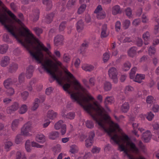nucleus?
Returning a JSON list of instances; mask_svg holds the SVG:
<instances>
[{
    "label": "nucleus",
    "instance_id": "f257e3e1",
    "mask_svg": "<svg viewBox=\"0 0 159 159\" xmlns=\"http://www.w3.org/2000/svg\"><path fill=\"white\" fill-rule=\"evenodd\" d=\"M4 9L12 19L2 14L0 15V22L18 42L27 50L32 58L41 64V68L49 74L54 80H56L59 84H61V77L57 76L55 73L58 70V66L61 67L62 63L57 60L54 55L49 53H48L49 57H47L42 61L44 56L42 51L47 52L48 48L37 39L29 29L11 11L6 8Z\"/></svg>",
    "mask_w": 159,
    "mask_h": 159
},
{
    "label": "nucleus",
    "instance_id": "f03ea898",
    "mask_svg": "<svg viewBox=\"0 0 159 159\" xmlns=\"http://www.w3.org/2000/svg\"><path fill=\"white\" fill-rule=\"evenodd\" d=\"M73 102H76L91 116L93 119L104 131L111 137V139L118 145L119 150L123 151L129 159H146L143 157L140 156L135 158L129 154L132 152L138 154L139 150L135 144L130 140L128 136L124 134L122 136H119L116 131H119L118 125L112 121L110 117L107 114L104 108L97 102L92 104L89 101L93 100V98L91 96H70Z\"/></svg>",
    "mask_w": 159,
    "mask_h": 159
},
{
    "label": "nucleus",
    "instance_id": "7ed1b4c3",
    "mask_svg": "<svg viewBox=\"0 0 159 159\" xmlns=\"http://www.w3.org/2000/svg\"><path fill=\"white\" fill-rule=\"evenodd\" d=\"M32 124L29 121L25 123L21 129V134L25 136H30L31 134L29 133L31 130Z\"/></svg>",
    "mask_w": 159,
    "mask_h": 159
},
{
    "label": "nucleus",
    "instance_id": "20e7f679",
    "mask_svg": "<svg viewBox=\"0 0 159 159\" xmlns=\"http://www.w3.org/2000/svg\"><path fill=\"white\" fill-rule=\"evenodd\" d=\"M108 74L110 78L113 80V82L115 84L117 83L118 72L116 69L114 67H111L108 70Z\"/></svg>",
    "mask_w": 159,
    "mask_h": 159
},
{
    "label": "nucleus",
    "instance_id": "39448f33",
    "mask_svg": "<svg viewBox=\"0 0 159 159\" xmlns=\"http://www.w3.org/2000/svg\"><path fill=\"white\" fill-rule=\"evenodd\" d=\"M94 13L97 14L96 16L98 19H104L106 16V13L102 10L101 5H98L94 11Z\"/></svg>",
    "mask_w": 159,
    "mask_h": 159
},
{
    "label": "nucleus",
    "instance_id": "423d86ee",
    "mask_svg": "<svg viewBox=\"0 0 159 159\" xmlns=\"http://www.w3.org/2000/svg\"><path fill=\"white\" fill-rule=\"evenodd\" d=\"M19 107V104L17 102H15L11 106L7 107L6 112L8 114H11L17 111Z\"/></svg>",
    "mask_w": 159,
    "mask_h": 159
},
{
    "label": "nucleus",
    "instance_id": "0eeeda50",
    "mask_svg": "<svg viewBox=\"0 0 159 159\" xmlns=\"http://www.w3.org/2000/svg\"><path fill=\"white\" fill-rule=\"evenodd\" d=\"M94 136L95 133L94 131H92L89 133L88 138L85 140V145L86 147L88 148L92 146Z\"/></svg>",
    "mask_w": 159,
    "mask_h": 159
},
{
    "label": "nucleus",
    "instance_id": "6e6552de",
    "mask_svg": "<svg viewBox=\"0 0 159 159\" xmlns=\"http://www.w3.org/2000/svg\"><path fill=\"white\" fill-rule=\"evenodd\" d=\"M39 11L38 9H36L33 11L30 16V19L33 21L38 20L39 18Z\"/></svg>",
    "mask_w": 159,
    "mask_h": 159
},
{
    "label": "nucleus",
    "instance_id": "1a4fd4ad",
    "mask_svg": "<svg viewBox=\"0 0 159 159\" xmlns=\"http://www.w3.org/2000/svg\"><path fill=\"white\" fill-rule=\"evenodd\" d=\"M34 70V67L32 65H30L27 67L26 76L27 78L30 79L33 75Z\"/></svg>",
    "mask_w": 159,
    "mask_h": 159
},
{
    "label": "nucleus",
    "instance_id": "9d476101",
    "mask_svg": "<svg viewBox=\"0 0 159 159\" xmlns=\"http://www.w3.org/2000/svg\"><path fill=\"white\" fill-rule=\"evenodd\" d=\"M64 39L62 35H57L54 39V44L55 45L58 46L62 45L63 44V41Z\"/></svg>",
    "mask_w": 159,
    "mask_h": 159
},
{
    "label": "nucleus",
    "instance_id": "9b49d317",
    "mask_svg": "<svg viewBox=\"0 0 159 159\" xmlns=\"http://www.w3.org/2000/svg\"><path fill=\"white\" fill-rule=\"evenodd\" d=\"M23 119V118H21L20 119H16L12 121L11 128L13 131H15L17 129L19 124L20 121L22 120Z\"/></svg>",
    "mask_w": 159,
    "mask_h": 159
},
{
    "label": "nucleus",
    "instance_id": "f8f14e48",
    "mask_svg": "<svg viewBox=\"0 0 159 159\" xmlns=\"http://www.w3.org/2000/svg\"><path fill=\"white\" fill-rule=\"evenodd\" d=\"M10 58L8 56L3 57L0 61V65L2 67H5L10 63Z\"/></svg>",
    "mask_w": 159,
    "mask_h": 159
},
{
    "label": "nucleus",
    "instance_id": "ddd939ff",
    "mask_svg": "<svg viewBox=\"0 0 159 159\" xmlns=\"http://www.w3.org/2000/svg\"><path fill=\"white\" fill-rule=\"evenodd\" d=\"M13 81L16 82V79L14 80L13 81L11 78H8L6 79L3 81V85L6 89H8L13 84Z\"/></svg>",
    "mask_w": 159,
    "mask_h": 159
},
{
    "label": "nucleus",
    "instance_id": "4468645a",
    "mask_svg": "<svg viewBox=\"0 0 159 159\" xmlns=\"http://www.w3.org/2000/svg\"><path fill=\"white\" fill-rule=\"evenodd\" d=\"M107 25L103 24L101 28V38H106L108 35V33L107 30Z\"/></svg>",
    "mask_w": 159,
    "mask_h": 159
},
{
    "label": "nucleus",
    "instance_id": "2eb2a0df",
    "mask_svg": "<svg viewBox=\"0 0 159 159\" xmlns=\"http://www.w3.org/2000/svg\"><path fill=\"white\" fill-rule=\"evenodd\" d=\"M151 139V133L149 131H147L143 134L142 139L145 142H148Z\"/></svg>",
    "mask_w": 159,
    "mask_h": 159
},
{
    "label": "nucleus",
    "instance_id": "dca6fc26",
    "mask_svg": "<svg viewBox=\"0 0 159 159\" xmlns=\"http://www.w3.org/2000/svg\"><path fill=\"white\" fill-rule=\"evenodd\" d=\"M18 67V65L17 63H12L8 67V71L11 73L15 72L17 70Z\"/></svg>",
    "mask_w": 159,
    "mask_h": 159
},
{
    "label": "nucleus",
    "instance_id": "f3484780",
    "mask_svg": "<svg viewBox=\"0 0 159 159\" xmlns=\"http://www.w3.org/2000/svg\"><path fill=\"white\" fill-rule=\"evenodd\" d=\"M75 112H70L68 113L67 114H65L64 112L62 114V116L67 119L72 120L75 117Z\"/></svg>",
    "mask_w": 159,
    "mask_h": 159
},
{
    "label": "nucleus",
    "instance_id": "a211bd4d",
    "mask_svg": "<svg viewBox=\"0 0 159 159\" xmlns=\"http://www.w3.org/2000/svg\"><path fill=\"white\" fill-rule=\"evenodd\" d=\"M57 113L53 110L49 111L47 113V116L50 119L53 120L57 116Z\"/></svg>",
    "mask_w": 159,
    "mask_h": 159
},
{
    "label": "nucleus",
    "instance_id": "6ab92c4d",
    "mask_svg": "<svg viewBox=\"0 0 159 159\" xmlns=\"http://www.w3.org/2000/svg\"><path fill=\"white\" fill-rule=\"evenodd\" d=\"M43 3L46 6L47 10L49 11L52 8V5L51 0H42Z\"/></svg>",
    "mask_w": 159,
    "mask_h": 159
},
{
    "label": "nucleus",
    "instance_id": "aec40b11",
    "mask_svg": "<svg viewBox=\"0 0 159 159\" xmlns=\"http://www.w3.org/2000/svg\"><path fill=\"white\" fill-rule=\"evenodd\" d=\"M84 23L83 21L80 20L78 21L76 24V29L78 32L82 31L84 28Z\"/></svg>",
    "mask_w": 159,
    "mask_h": 159
},
{
    "label": "nucleus",
    "instance_id": "412c9836",
    "mask_svg": "<svg viewBox=\"0 0 159 159\" xmlns=\"http://www.w3.org/2000/svg\"><path fill=\"white\" fill-rule=\"evenodd\" d=\"M145 78V75H144L141 74H137L136 76L135 77L134 80V81L140 83L142 82V80H144Z\"/></svg>",
    "mask_w": 159,
    "mask_h": 159
},
{
    "label": "nucleus",
    "instance_id": "4be33fe9",
    "mask_svg": "<svg viewBox=\"0 0 159 159\" xmlns=\"http://www.w3.org/2000/svg\"><path fill=\"white\" fill-rule=\"evenodd\" d=\"M53 16L52 13L48 14L43 19V21L47 23H50L52 22Z\"/></svg>",
    "mask_w": 159,
    "mask_h": 159
},
{
    "label": "nucleus",
    "instance_id": "5701e85b",
    "mask_svg": "<svg viewBox=\"0 0 159 159\" xmlns=\"http://www.w3.org/2000/svg\"><path fill=\"white\" fill-rule=\"evenodd\" d=\"M28 107L25 104L21 105L20 107L18 110L19 114H22L25 113L28 111Z\"/></svg>",
    "mask_w": 159,
    "mask_h": 159
},
{
    "label": "nucleus",
    "instance_id": "b1692460",
    "mask_svg": "<svg viewBox=\"0 0 159 159\" xmlns=\"http://www.w3.org/2000/svg\"><path fill=\"white\" fill-rule=\"evenodd\" d=\"M59 133L58 132L55 131L50 133L49 134V138L52 140L56 139L59 137Z\"/></svg>",
    "mask_w": 159,
    "mask_h": 159
},
{
    "label": "nucleus",
    "instance_id": "393cba45",
    "mask_svg": "<svg viewBox=\"0 0 159 159\" xmlns=\"http://www.w3.org/2000/svg\"><path fill=\"white\" fill-rule=\"evenodd\" d=\"M137 48L136 47H131L128 51V53L129 56L133 57L136 54Z\"/></svg>",
    "mask_w": 159,
    "mask_h": 159
},
{
    "label": "nucleus",
    "instance_id": "a878e982",
    "mask_svg": "<svg viewBox=\"0 0 159 159\" xmlns=\"http://www.w3.org/2000/svg\"><path fill=\"white\" fill-rule=\"evenodd\" d=\"M36 140L39 143H43L45 140V136L42 134H37L36 137Z\"/></svg>",
    "mask_w": 159,
    "mask_h": 159
},
{
    "label": "nucleus",
    "instance_id": "bb28decb",
    "mask_svg": "<svg viewBox=\"0 0 159 159\" xmlns=\"http://www.w3.org/2000/svg\"><path fill=\"white\" fill-rule=\"evenodd\" d=\"M121 11L119 5H116L112 7V12L113 15H116L120 13Z\"/></svg>",
    "mask_w": 159,
    "mask_h": 159
},
{
    "label": "nucleus",
    "instance_id": "cd10ccee",
    "mask_svg": "<svg viewBox=\"0 0 159 159\" xmlns=\"http://www.w3.org/2000/svg\"><path fill=\"white\" fill-rule=\"evenodd\" d=\"M82 69L85 71H91L94 69V67L89 64L84 65L82 66Z\"/></svg>",
    "mask_w": 159,
    "mask_h": 159
},
{
    "label": "nucleus",
    "instance_id": "c85d7f7f",
    "mask_svg": "<svg viewBox=\"0 0 159 159\" xmlns=\"http://www.w3.org/2000/svg\"><path fill=\"white\" fill-rule=\"evenodd\" d=\"M40 100L38 98L35 99L33 105L31 107V110L32 111H35L38 107Z\"/></svg>",
    "mask_w": 159,
    "mask_h": 159
},
{
    "label": "nucleus",
    "instance_id": "c756f323",
    "mask_svg": "<svg viewBox=\"0 0 159 159\" xmlns=\"http://www.w3.org/2000/svg\"><path fill=\"white\" fill-rule=\"evenodd\" d=\"M8 48V46L7 44L0 45V53L4 54L7 52Z\"/></svg>",
    "mask_w": 159,
    "mask_h": 159
},
{
    "label": "nucleus",
    "instance_id": "7c9ffc66",
    "mask_svg": "<svg viewBox=\"0 0 159 159\" xmlns=\"http://www.w3.org/2000/svg\"><path fill=\"white\" fill-rule=\"evenodd\" d=\"M76 1V0H69L66 5L67 8L69 10L72 9L75 5Z\"/></svg>",
    "mask_w": 159,
    "mask_h": 159
},
{
    "label": "nucleus",
    "instance_id": "2f4dec72",
    "mask_svg": "<svg viewBox=\"0 0 159 159\" xmlns=\"http://www.w3.org/2000/svg\"><path fill=\"white\" fill-rule=\"evenodd\" d=\"M12 142L8 140H6L4 142V148L7 151L9 150L10 148L13 145Z\"/></svg>",
    "mask_w": 159,
    "mask_h": 159
},
{
    "label": "nucleus",
    "instance_id": "473e14b6",
    "mask_svg": "<svg viewBox=\"0 0 159 159\" xmlns=\"http://www.w3.org/2000/svg\"><path fill=\"white\" fill-rule=\"evenodd\" d=\"M131 67V63L129 61L125 62L122 66V69L125 71L128 70Z\"/></svg>",
    "mask_w": 159,
    "mask_h": 159
},
{
    "label": "nucleus",
    "instance_id": "72a5a7b5",
    "mask_svg": "<svg viewBox=\"0 0 159 159\" xmlns=\"http://www.w3.org/2000/svg\"><path fill=\"white\" fill-rule=\"evenodd\" d=\"M111 87V84L110 82L106 81L104 83L103 88L105 91H107L110 90Z\"/></svg>",
    "mask_w": 159,
    "mask_h": 159
},
{
    "label": "nucleus",
    "instance_id": "f704fd0d",
    "mask_svg": "<svg viewBox=\"0 0 159 159\" xmlns=\"http://www.w3.org/2000/svg\"><path fill=\"white\" fill-rule=\"evenodd\" d=\"M129 108V104L128 102H125L123 103L121 107L122 111L124 112H126Z\"/></svg>",
    "mask_w": 159,
    "mask_h": 159
},
{
    "label": "nucleus",
    "instance_id": "c9c22d12",
    "mask_svg": "<svg viewBox=\"0 0 159 159\" xmlns=\"http://www.w3.org/2000/svg\"><path fill=\"white\" fill-rule=\"evenodd\" d=\"M26 159L25 154L23 152H18L16 153V159Z\"/></svg>",
    "mask_w": 159,
    "mask_h": 159
},
{
    "label": "nucleus",
    "instance_id": "e433bc0d",
    "mask_svg": "<svg viewBox=\"0 0 159 159\" xmlns=\"http://www.w3.org/2000/svg\"><path fill=\"white\" fill-rule=\"evenodd\" d=\"M114 102V98L112 96L107 97L106 98L105 103V104H111Z\"/></svg>",
    "mask_w": 159,
    "mask_h": 159
},
{
    "label": "nucleus",
    "instance_id": "4c0bfd02",
    "mask_svg": "<svg viewBox=\"0 0 159 159\" xmlns=\"http://www.w3.org/2000/svg\"><path fill=\"white\" fill-rule=\"evenodd\" d=\"M3 40L4 41L9 43H12V41L9 38V35L6 34H5L3 35Z\"/></svg>",
    "mask_w": 159,
    "mask_h": 159
},
{
    "label": "nucleus",
    "instance_id": "58836bf2",
    "mask_svg": "<svg viewBox=\"0 0 159 159\" xmlns=\"http://www.w3.org/2000/svg\"><path fill=\"white\" fill-rule=\"evenodd\" d=\"M86 126L88 128L92 129L94 127V124L91 120H87L85 122Z\"/></svg>",
    "mask_w": 159,
    "mask_h": 159
},
{
    "label": "nucleus",
    "instance_id": "ea45409f",
    "mask_svg": "<svg viewBox=\"0 0 159 159\" xmlns=\"http://www.w3.org/2000/svg\"><path fill=\"white\" fill-rule=\"evenodd\" d=\"M78 151V148L75 145H73L70 146V152L72 153H75Z\"/></svg>",
    "mask_w": 159,
    "mask_h": 159
},
{
    "label": "nucleus",
    "instance_id": "a19ab883",
    "mask_svg": "<svg viewBox=\"0 0 159 159\" xmlns=\"http://www.w3.org/2000/svg\"><path fill=\"white\" fill-rule=\"evenodd\" d=\"M63 121L61 120L57 122L54 125L55 128L56 130H59L60 128L62 127V125H63Z\"/></svg>",
    "mask_w": 159,
    "mask_h": 159
},
{
    "label": "nucleus",
    "instance_id": "79ce46f5",
    "mask_svg": "<svg viewBox=\"0 0 159 159\" xmlns=\"http://www.w3.org/2000/svg\"><path fill=\"white\" fill-rule=\"evenodd\" d=\"M88 44L86 43H82L80 47V48L78 51L80 53H82L84 52L86 48L88 47Z\"/></svg>",
    "mask_w": 159,
    "mask_h": 159
},
{
    "label": "nucleus",
    "instance_id": "37998d69",
    "mask_svg": "<svg viewBox=\"0 0 159 159\" xmlns=\"http://www.w3.org/2000/svg\"><path fill=\"white\" fill-rule=\"evenodd\" d=\"M86 5L84 4L82 5L78 8L77 12L79 14L82 13L85 10L86 8Z\"/></svg>",
    "mask_w": 159,
    "mask_h": 159
},
{
    "label": "nucleus",
    "instance_id": "c03bdc74",
    "mask_svg": "<svg viewBox=\"0 0 159 159\" xmlns=\"http://www.w3.org/2000/svg\"><path fill=\"white\" fill-rule=\"evenodd\" d=\"M7 89L6 93L8 96H11L14 94V90L12 88L9 87V88Z\"/></svg>",
    "mask_w": 159,
    "mask_h": 159
},
{
    "label": "nucleus",
    "instance_id": "a18cd8bd",
    "mask_svg": "<svg viewBox=\"0 0 159 159\" xmlns=\"http://www.w3.org/2000/svg\"><path fill=\"white\" fill-rule=\"evenodd\" d=\"M25 148L26 151L28 152H31V149L30 146V142L29 140H27L25 143Z\"/></svg>",
    "mask_w": 159,
    "mask_h": 159
},
{
    "label": "nucleus",
    "instance_id": "49530a36",
    "mask_svg": "<svg viewBox=\"0 0 159 159\" xmlns=\"http://www.w3.org/2000/svg\"><path fill=\"white\" fill-rule=\"evenodd\" d=\"M20 95L23 100L25 101L27 99L29 96V93L27 91H24L21 93Z\"/></svg>",
    "mask_w": 159,
    "mask_h": 159
},
{
    "label": "nucleus",
    "instance_id": "de8ad7c7",
    "mask_svg": "<svg viewBox=\"0 0 159 159\" xmlns=\"http://www.w3.org/2000/svg\"><path fill=\"white\" fill-rule=\"evenodd\" d=\"M130 22L129 20H126L124 21L123 23V26L125 29H128L130 25Z\"/></svg>",
    "mask_w": 159,
    "mask_h": 159
},
{
    "label": "nucleus",
    "instance_id": "09e8293b",
    "mask_svg": "<svg viewBox=\"0 0 159 159\" xmlns=\"http://www.w3.org/2000/svg\"><path fill=\"white\" fill-rule=\"evenodd\" d=\"M22 140V135L19 134L16 136L15 141L16 144H19L21 142Z\"/></svg>",
    "mask_w": 159,
    "mask_h": 159
},
{
    "label": "nucleus",
    "instance_id": "8fccbe9b",
    "mask_svg": "<svg viewBox=\"0 0 159 159\" xmlns=\"http://www.w3.org/2000/svg\"><path fill=\"white\" fill-rule=\"evenodd\" d=\"M110 53L105 52L103 55V60L104 62L107 61L110 58Z\"/></svg>",
    "mask_w": 159,
    "mask_h": 159
},
{
    "label": "nucleus",
    "instance_id": "3c124183",
    "mask_svg": "<svg viewBox=\"0 0 159 159\" xmlns=\"http://www.w3.org/2000/svg\"><path fill=\"white\" fill-rule=\"evenodd\" d=\"M155 100L154 98L151 96H148L146 99V102L148 103L151 104L153 103Z\"/></svg>",
    "mask_w": 159,
    "mask_h": 159
},
{
    "label": "nucleus",
    "instance_id": "603ef678",
    "mask_svg": "<svg viewBox=\"0 0 159 159\" xmlns=\"http://www.w3.org/2000/svg\"><path fill=\"white\" fill-rule=\"evenodd\" d=\"M126 15L129 18L131 17L132 16V11L129 8H127L125 10Z\"/></svg>",
    "mask_w": 159,
    "mask_h": 159
},
{
    "label": "nucleus",
    "instance_id": "864d4df0",
    "mask_svg": "<svg viewBox=\"0 0 159 159\" xmlns=\"http://www.w3.org/2000/svg\"><path fill=\"white\" fill-rule=\"evenodd\" d=\"M150 37V34L149 32L148 31L146 32L143 34V38L144 39V41H148Z\"/></svg>",
    "mask_w": 159,
    "mask_h": 159
},
{
    "label": "nucleus",
    "instance_id": "5fc2aeb1",
    "mask_svg": "<svg viewBox=\"0 0 159 159\" xmlns=\"http://www.w3.org/2000/svg\"><path fill=\"white\" fill-rule=\"evenodd\" d=\"M53 151L55 153H58L61 151V145L59 144H57L54 146L53 148Z\"/></svg>",
    "mask_w": 159,
    "mask_h": 159
},
{
    "label": "nucleus",
    "instance_id": "6e6d98bb",
    "mask_svg": "<svg viewBox=\"0 0 159 159\" xmlns=\"http://www.w3.org/2000/svg\"><path fill=\"white\" fill-rule=\"evenodd\" d=\"M121 25V23L119 21H117L115 25V29L117 31H119L120 30Z\"/></svg>",
    "mask_w": 159,
    "mask_h": 159
},
{
    "label": "nucleus",
    "instance_id": "4d7b16f0",
    "mask_svg": "<svg viewBox=\"0 0 159 159\" xmlns=\"http://www.w3.org/2000/svg\"><path fill=\"white\" fill-rule=\"evenodd\" d=\"M63 59L65 62H69L70 59L69 55L67 54H64L63 56Z\"/></svg>",
    "mask_w": 159,
    "mask_h": 159
},
{
    "label": "nucleus",
    "instance_id": "13d9d810",
    "mask_svg": "<svg viewBox=\"0 0 159 159\" xmlns=\"http://www.w3.org/2000/svg\"><path fill=\"white\" fill-rule=\"evenodd\" d=\"M154 117V114L151 112H149L148 113L147 116V119L149 121H151Z\"/></svg>",
    "mask_w": 159,
    "mask_h": 159
},
{
    "label": "nucleus",
    "instance_id": "bf43d9fd",
    "mask_svg": "<svg viewBox=\"0 0 159 159\" xmlns=\"http://www.w3.org/2000/svg\"><path fill=\"white\" fill-rule=\"evenodd\" d=\"M156 52V50L155 48L150 47L148 49L149 54L150 56H152Z\"/></svg>",
    "mask_w": 159,
    "mask_h": 159
},
{
    "label": "nucleus",
    "instance_id": "052dcab7",
    "mask_svg": "<svg viewBox=\"0 0 159 159\" xmlns=\"http://www.w3.org/2000/svg\"><path fill=\"white\" fill-rule=\"evenodd\" d=\"M18 79L20 83H22L25 80V75L23 73H21L19 75L18 77Z\"/></svg>",
    "mask_w": 159,
    "mask_h": 159
},
{
    "label": "nucleus",
    "instance_id": "680f3d73",
    "mask_svg": "<svg viewBox=\"0 0 159 159\" xmlns=\"http://www.w3.org/2000/svg\"><path fill=\"white\" fill-rule=\"evenodd\" d=\"M134 90V88L130 86H128L125 87V92L126 93L132 92Z\"/></svg>",
    "mask_w": 159,
    "mask_h": 159
},
{
    "label": "nucleus",
    "instance_id": "e2e57ef3",
    "mask_svg": "<svg viewBox=\"0 0 159 159\" xmlns=\"http://www.w3.org/2000/svg\"><path fill=\"white\" fill-rule=\"evenodd\" d=\"M66 23L65 22H63L61 23L59 27V30L60 32L63 31L65 28Z\"/></svg>",
    "mask_w": 159,
    "mask_h": 159
},
{
    "label": "nucleus",
    "instance_id": "0e129e2a",
    "mask_svg": "<svg viewBox=\"0 0 159 159\" xmlns=\"http://www.w3.org/2000/svg\"><path fill=\"white\" fill-rule=\"evenodd\" d=\"M34 30L37 34L38 36L43 32V30L41 29L38 27L35 28H34Z\"/></svg>",
    "mask_w": 159,
    "mask_h": 159
},
{
    "label": "nucleus",
    "instance_id": "69168bd1",
    "mask_svg": "<svg viewBox=\"0 0 159 159\" xmlns=\"http://www.w3.org/2000/svg\"><path fill=\"white\" fill-rule=\"evenodd\" d=\"M100 150V148L94 146L93 147L91 151L93 153H98L99 152Z\"/></svg>",
    "mask_w": 159,
    "mask_h": 159
},
{
    "label": "nucleus",
    "instance_id": "338daca9",
    "mask_svg": "<svg viewBox=\"0 0 159 159\" xmlns=\"http://www.w3.org/2000/svg\"><path fill=\"white\" fill-rule=\"evenodd\" d=\"M61 129V133L62 135L65 134L66 132V127L65 124H63L62 125V127Z\"/></svg>",
    "mask_w": 159,
    "mask_h": 159
},
{
    "label": "nucleus",
    "instance_id": "774afa93",
    "mask_svg": "<svg viewBox=\"0 0 159 159\" xmlns=\"http://www.w3.org/2000/svg\"><path fill=\"white\" fill-rule=\"evenodd\" d=\"M136 44L138 46H141L143 44V41L142 39L138 38L136 40Z\"/></svg>",
    "mask_w": 159,
    "mask_h": 159
}]
</instances>
